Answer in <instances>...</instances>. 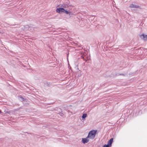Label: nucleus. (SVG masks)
Returning a JSON list of instances; mask_svg holds the SVG:
<instances>
[{"label": "nucleus", "instance_id": "nucleus-1", "mask_svg": "<svg viewBox=\"0 0 147 147\" xmlns=\"http://www.w3.org/2000/svg\"><path fill=\"white\" fill-rule=\"evenodd\" d=\"M97 132L96 130H92L90 131L88 136V138L90 139H93L95 137Z\"/></svg>", "mask_w": 147, "mask_h": 147}, {"label": "nucleus", "instance_id": "nucleus-2", "mask_svg": "<svg viewBox=\"0 0 147 147\" xmlns=\"http://www.w3.org/2000/svg\"><path fill=\"white\" fill-rule=\"evenodd\" d=\"M65 9L63 8H57L56 10V11L57 12L60 13L62 12H64Z\"/></svg>", "mask_w": 147, "mask_h": 147}, {"label": "nucleus", "instance_id": "nucleus-3", "mask_svg": "<svg viewBox=\"0 0 147 147\" xmlns=\"http://www.w3.org/2000/svg\"><path fill=\"white\" fill-rule=\"evenodd\" d=\"M141 38L143 39L144 40H147V35L142 34L140 36Z\"/></svg>", "mask_w": 147, "mask_h": 147}, {"label": "nucleus", "instance_id": "nucleus-4", "mask_svg": "<svg viewBox=\"0 0 147 147\" xmlns=\"http://www.w3.org/2000/svg\"><path fill=\"white\" fill-rule=\"evenodd\" d=\"M113 139H111L108 142L107 145H108L109 146H111L113 142Z\"/></svg>", "mask_w": 147, "mask_h": 147}, {"label": "nucleus", "instance_id": "nucleus-5", "mask_svg": "<svg viewBox=\"0 0 147 147\" xmlns=\"http://www.w3.org/2000/svg\"><path fill=\"white\" fill-rule=\"evenodd\" d=\"M89 141V140L87 138H83L82 140V142L84 144L88 142Z\"/></svg>", "mask_w": 147, "mask_h": 147}, {"label": "nucleus", "instance_id": "nucleus-6", "mask_svg": "<svg viewBox=\"0 0 147 147\" xmlns=\"http://www.w3.org/2000/svg\"><path fill=\"white\" fill-rule=\"evenodd\" d=\"M129 7H130L132 8V7H135V8H139V6H137L136 5H134L133 4H131L129 6Z\"/></svg>", "mask_w": 147, "mask_h": 147}, {"label": "nucleus", "instance_id": "nucleus-7", "mask_svg": "<svg viewBox=\"0 0 147 147\" xmlns=\"http://www.w3.org/2000/svg\"><path fill=\"white\" fill-rule=\"evenodd\" d=\"M87 117V114H83L82 117L83 118H85Z\"/></svg>", "mask_w": 147, "mask_h": 147}, {"label": "nucleus", "instance_id": "nucleus-8", "mask_svg": "<svg viewBox=\"0 0 147 147\" xmlns=\"http://www.w3.org/2000/svg\"><path fill=\"white\" fill-rule=\"evenodd\" d=\"M64 12L66 14H68L69 13H70V12H69L68 11H67L65 10Z\"/></svg>", "mask_w": 147, "mask_h": 147}, {"label": "nucleus", "instance_id": "nucleus-9", "mask_svg": "<svg viewBox=\"0 0 147 147\" xmlns=\"http://www.w3.org/2000/svg\"><path fill=\"white\" fill-rule=\"evenodd\" d=\"M109 146L107 145H105L103 147H109Z\"/></svg>", "mask_w": 147, "mask_h": 147}, {"label": "nucleus", "instance_id": "nucleus-10", "mask_svg": "<svg viewBox=\"0 0 147 147\" xmlns=\"http://www.w3.org/2000/svg\"><path fill=\"white\" fill-rule=\"evenodd\" d=\"M62 6L64 7H66V6Z\"/></svg>", "mask_w": 147, "mask_h": 147}]
</instances>
